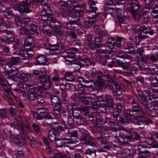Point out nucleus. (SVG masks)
<instances>
[{
	"mask_svg": "<svg viewBox=\"0 0 158 158\" xmlns=\"http://www.w3.org/2000/svg\"><path fill=\"white\" fill-rule=\"evenodd\" d=\"M131 104L132 106L131 114L133 116V122L135 124L139 125L142 124L143 126L140 127V128H143L145 124L149 125V124L152 123L153 121L149 119L144 121L143 120V119H145L146 113L136 101L133 100Z\"/></svg>",
	"mask_w": 158,
	"mask_h": 158,
	"instance_id": "nucleus-1",
	"label": "nucleus"
},
{
	"mask_svg": "<svg viewBox=\"0 0 158 158\" xmlns=\"http://www.w3.org/2000/svg\"><path fill=\"white\" fill-rule=\"evenodd\" d=\"M151 87L149 88V94L145 96H142V95L139 94L138 97V99L141 103L145 108V110L148 113L150 111L148 105L149 103H152L155 101H156V99H158V82L156 83H151ZM149 114L152 116L153 115Z\"/></svg>",
	"mask_w": 158,
	"mask_h": 158,
	"instance_id": "nucleus-2",
	"label": "nucleus"
},
{
	"mask_svg": "<svg viewBox=\"0 0 158 158\" xmlns=\"http://www.w3.org/2000/svg\"><path fill=\"white\" fill-rule=\"evenodd\" d=\"M48 110L47 107H44L38 109L37 113L34 114V116L38 120H42L43 118L52 119L53 118L48 114Z\"/></svg>",
	"mask_w": 158,
	"mask_h": 158,
	"instance_id": "nucleus-3",
	"label": "nucleus"
},
{
	"mask_svg": "<svg viewBox=\"0 0 158 158\" xmlns=\"http://www.w3.org/2000/svg\"><path fill=\"white\" fill-rule=\"evenodd\" d=\"M115 6L113 7V8L109 9L108 10L106 11L107 14H110L114 17L115 19H117V21L120 27H124L125 26V21L124 19L121 18L118 11V9L115 8Z\"/></svg>",
	"mask_w": 158,
	"mask_h": 158,
	"instance_id": "nucleus-4",
	"label": "nucleus"
},
{
	"mask_svg": "<svg viewBox=\"0 0 158 158\" xmlns=\"http://www.w3.org/2000/svg\"><path fill=\"white\" fill-rule=\"evenodd\" d=\"M50 26L53 28L55 32L61 36L67 35V33L66 31L62 29V26L60 23L56 21L54 19H52L49 23Z\"/></svg>",
	"mask_w": 158,
	"mask_h": 158,
	"instance_id": "nucleus-5",
	"label": "nucleus"
},
{
	"mask_svg": "<svg viewBox=\"0 0 158 158\" xmlns=\"http://www.w3.org/2000/svg\"><path fill=\"white\" fill-rule=\"evenodd\" d=\"M67 112L70 116H73L78 120L76 123L78 124L83 125L84 123L85 119L80 115H76V113L74 114L73 108L71 105H69L67 106Z\"/></svg>",
	"mask_w": 158,
	"mask_h": 158,
	"instance_id": "nucleus-6",
	"label": "nucleus"
},
{
	"mask_svg": "<svg viewBox=\"0 0 158 158\" xmlns=\"http://www.w3.org/2000/svg\"><path fill=\"white\" fill-rule=\"evenodd\" d=\"M82 143H85L94 147H96V144L93 141V139L92 136L86 131L82 135L80 139V140Z\"/></svg>",
	"mask_w": 158,
	"mask_h": 158,
	"instance_id": "nucleus-7",
	"label": "nucleus"
},
{
	"mask_svg": "<svg viewBox=\"0 0 158 158\" xmlns=\"http://www.w3.org/2000/svg\"><path fill=\"white\" fill-rule=\"evenodd\" d=\"M81 6L79 4L74 6L73 11H71L69 14V16L73 18H76L78 20L80 18H82L83 16L81 13Z\"/></svg>",
	"mask_w": 158,
	"mask_h": 158,
	"instance_id": "nucleus-8",
	"label": "nucleus"
},
{
	"mask_svg": "<svg viewBox=\"0 0 158 158\" xmlns=\"http://www.w3.org/2000/svg\"><path fill=\"white\" fill-rule=\"evenodd\" d=\"M7 35L1 36L0 40L3 43L7 44H10L14 40L13 32L10 31L6 30L4 31Z\"/></svg>",
	"mask_w": 158,
	"mask_h": 158,
	"instance_id": "nucleus-9",
	"label": "nucleus"
},
{
	"mask_svg": "<svg viewBox=\"0 0 158 158\" xmlns=\"http://www.w3.org/2000/svg\"><path fill=\"white\" fill-rule=\"evenodd\" d=\"M32 52H30L29 50H26L25 48L20 49L17 54L23 60H28L29 58L32 56Z\"/></svg>",
	"mask_w": 158,
	"mask_h": 158,
	"instance_id": "nucleus-10",
	"label": "nucleus"
},
{
	"mask_svg": "<svg viewBox=\"0 0 158 158\" xmlns=\"http://www.w3.org/2000/svg\"><path fill=\"white\" fill-rule=\"evenodd\" d=\"M125 138L130 142H134L136 141H138L139 143L141 142L140 137L135 131H131L130 135L126 136Z\"/></svg>",
	"mask_w": 158,
	"mask_h": 158,
	"instance_id": "nucleus-11",
	"label": "nucleus"
},
{
	"mask_svg": "<svg viewBox=\"0 0 158 158\" xmlns=\"http://www.w3.org/2000/svg\"><path fill=\"white\" fill-rule=\"evenodd\" d=\"M34 47L33 39L32 37L27 38L24 41L23 47L26 50H29L30 52H32V48Z\"/></svg>",
	"mask_w": 158,
	"mask_h": 158,
	"instance_id": "nucleus-12",
	"label": "nucleus"
},
{
	"mask_svg": "<svg viewBox=\"0 0 158 158\" xmlns=\"http://www.w3.org/2000/svg\"><path fill=\"white\" fill-rule=\"evenodd\" d=\"M139 7V2L137 0H131V4L128 5L127 9L131 13L137 12Z\"/></svg>",
	"mask_w": 158,
	"mask_h": 158,
	"instance_id": "nucleus-13",
	"label": "nucleus"
},
{
	"mask_svg": "<svg viewBox=\"0 0 158 158\" xmlns=\"http://www.w3.org/2000/svg\"><path fill=\"white\" fill-rule=\"evenodd\" d=\"M109 88L113 93L120 95L122 94L120 86L119 85L114 82H111V84H108Z\"/></svg>",
	"mask_w": 158,
	"mask_h": 158,
	"instance_id": "nucleus-14",
	"label": "nucleus"
},
{
	"mask_svg": "<svg viewBox=\"0 0 158 158\" xmlns=\"http://www.w3.org/2000/svg\"><path fill=\"white\" fill-rule=\"evenodd\" d=\"M79 97L81 102L84 104L88 105H92V100L91 97L86 96L83 94H80Z\"/></svg>",
	"mask_w": 158,
	"mask_h": 158,
	"instance_id": "nucleus-15",
	"label": "nucleus"
},
{
	"mask_svg": "<svg viewBox=\"0 0 158 158\" xmlns=\"http://www.w3.org/2000/svg\"><path fill=\"white\" fill-rule=\"evenodd\" d=\"M123 48L126 50L127 53L131 55V56L133 57L135 56V53L134 52V49L133 46L131 43H125L123 46Z\"/></svg>",
	"mask_w": 158,
	"mask_h": 158,
	"instance_id": "nucleus-16",
	"label": "nucleus"
},
{
	"mask_svg": "<svg viewBox=\"0 0 158 158\" xmlns=\"http://www.w3.org/2000/svg\"><path fill=\"white\" fill-rule=\"evenodd\" d=\"M52 106L53 107V115L57 119L60 118V111L62 107L61 106L60 102V103H57L53 105Z\"/></svg>",
	"mask_w": 158,
	"mask_h": 158,
	"instance_id": "nucleus-17",
	"label": "nucleus"
},
{
	"mask_svg": "<svg viewBox=\"0 0 158 158\" xmlns=\"http://www.w3.org/2000/svg\"><path fill=\"white\" fill-rule=\"evenodd\" d=\"M135 34L136 35L135 36L136 47H137V45H139V42L147 39L148 37L147 36L145 35V32L137 33Z\"/></svg>",
	"mask_w": 158,
	"mask_h": 158,
	"instance_id": "nucleus-18",
	"label": "nucleus"
},
{
	"mask_svg": "<svg viewBox=\"0 0 158 158\" xmlns=\"http://www.w3.org/2000/svg\"><path fill=\"white\" fill-rule=\"evenodd\" d=\"M21 59L18 57L11 56L8 60L6 65L10 68L13 65H15L20 62Z\"/></svg>",
	"mask_w": 158,
	"mask_h": 158,
	"instance_id": "nucleus-19",
	"label": "nucleus"
},
{
	"mask_svg": "<svg viewBox=\"0 0 158 158\" xmlns=\"http://www.w3.org/2000/svg\"><path fill=\"white\" fill-rule=\"evenodd\" d=\"M88 3L89 6V9H90L91 10H86V13L88 15H89L92 13L94 14L97 10V8L96 7L92 6L95 5V2L94 0H89L88 2Z\"/></svg>",
	"mask_w": 158,
	"mask_h": 158,
	"instance_id": "nucleus-20",
	"label": "nucleus"
},
{
	"mask_svg": "<svg viewBox=\"0 0 158 158\" xmlns=\"http://www.w3.org/2000/svg\"><path fill=\"white\" fill-rule=\"evenodd\" d=\"M119 114V113L117 112L113 111L112 117L113 120L116 121V123L118 124H125L126 122L123 118L119 117L118 119Z\"/></svg>",
	"mask_w": 158,
	"mask_h": 158,
	"instance_id": "nucleus-21",
	"label": "nucleus"
},
{
	"mask_svg": "<svg viewBox=\"0 0 158 158\" xmlns=\"http://www.w3.org/2000/svg\"><path fill=\"white\" fill-rule=\"evenodd\" d=\"M37 94V90L34 88L30 89L27 93L28 100L31 101L35 100Z\"/></svg>",
	"mask_w": 158,
	"mask_h": 158,
	"instance_id": "nucleus-22",
	"label": "nucleus"
},
{
	"mask_svg": "<svg viewBox=\"0 0 158 158\" xmlns=\"http://www.w3.org/2000/svg\"><path fill=\"white\" fill-rule=\"evenodd\" d=\"M36 63L40 65H45L46 62V58L44 55H40L35 58Z\"/></svg>",
	"mask_w": 158,
	"mask_h": 158,
	"instance_id": "nucleus-23",
	"label": "nucleus"
},
{
	"mask_svg": "<svg viewBox=\"0 0 158 158\" xmlns=\"http://www.w3.org/2000/svg\"><path fill=\"white\" fill-rule=\"evenodd\" d=\"M13 5L14 6L12 5V6L14 8L15 10H18L20 14H24L25 13H27L31 12L30 10L28 8L25 7L21 4L18 5V9L15 8V5L14 4Z\"/></svg>",
	"mask_w": 158,
	"mask_h": 158,
	"instance_id": "nucleus-24",
	"label": "nucleus"
},
{
	"mask_svg": "<svg viewBox=\"0 0 158 158\" xmlns=\"http://www.w3.org/2000/svg\"><path fill=\"white\" fill-rule=\"evenodd\" d=\"M104 97V102H106L108 106L110 107H112L114 106L113 100L110 95L106 94L103 96Z\"/></svg>",
	"mask_w": 158,
	"mask_h": 158,
	"instance_id": "nucleus-25",
	"label": "nucleus"
},
{
	"mask_svg": "<svg viewBox=\"0 0 158 158\" xmlns=\"http://www.w3.org/2000/svg\"><path fill=\"white\" fill-rule=\"evenodd\" d=\"M149 12L148 10H145V8H143L142 9V15L143 23L146 24L148 22L149 17L148 13Z\"/></svg>",
	"mask_w": 158,
	"mask_h": 158,
	"instance_id": "nucleus-26",
	"label": "nucleus"
},
{
	"mask_svg": "<svg viewBox=\"0 0 158 158\" xmlns=\"http://www.w3.org/2000/svg\"><path fill=\"white\" fill-rule=\"evenodd\" d=\"M10 69H6V67L5 68V70L6 73L7 74H10L11 75H15L19 73L18 69L14 67L11 66L10 68Z\"/></svg>",
	"mask_w": 158,
	"mask_h": 158,
	"instance_id": "nucleus-27",
	"label": "nucleus"
},
{
	"mask_svg": "<svg viewBox=\"0 0 158 158\" xmlns=\"http://www.w3.org/2000/svg\"><path fill=\"white\" fill-rule=\"evenodd\" d=\"M142 66L139 65V63L137 62L133 63L130 65V69L134 71L138 70L142 71L143 70Z\"/></svg>",
	"mask_w": 158,
	"mask_h": 158,
	"instance_id": "nucleus-28",
	"label": "nucleus"
},
{
	"mask_svg": "<svg viewBox=\"0 0 158 158\" xmlns=\"http://www.w3.org/2000/svg\"><path fill=\"white\" fill-rule=\"evenodd\" d=\"M127 53H125V52L123 51H120L118 53V56L119 57L121 58L126 59L128 60H130L131 59L134 58L135 60L138 59L137 57L135 58V57L132 56H131L128 54Z\"/></svg>",
	"mask_w": 158,
	"mask_h": 158,
	"instance_id": "nucleus-29",
	"label": "nucleus"
},
{
	"mask_svg": "<svg viewBox=\"0 0 158 158\" xmlns=\"http://www.w3.org/2000/svg\"><path fill=\"white\" fill-rule=\"evenodd\" d=\"M132 111V109L131 112ZM131 109H125L123 112L124 115L126 119H127V121L126 122H128L131 121V116L133 118V116L132 115V113L131 114Z\"/></svg>",
	"mask_w": 158,
	"mask_h": 158,
	"instance_id": "nucleus-30",
	"label": "nucleus"
},
{
	"mask_svg": "<svg viewBox=\"0 0 158 158\" xmlns=\"http://www.w3.org/2000/svg\"><path fill=\"white\" fill-rule=\"evenodd\" d=\"M49 76L46 74H42L38 77V80L42 84L49 80Z\"/></svg>",
	"mask_w": 158,
	"mask_h": 158,
	"instance_id": "nucleus-31",
	"label": "nucleus"
},
{
	"mask_svg": "<svg viewBox=\"0 0 158 158\" xmlns=\"http://www.w3.org/2000/svg\"><path fill=\"white\" fill-rule=\"evenodd\" d=\"M36 2H38L41 4L43 9H50V7L48 4L47 0H35Z\"/></svg>",
	"mask_w": 158,
	"mask_h": 158,
	"instance_id": "nucleus-32",
	"label": "nucleus"
},
{
	"mask_svg": "<svg viewBox=\"0 0 158 158\" xmlns=\"http://www.w3.org/2000/svg\"><path fill=\"white\" fill-rule=\"evenodd\" d=\"M97 73V72L96 69L94 68L92 69V71L88 76L86 74V77L90 81H92L93 80H96Z\"/></svg>",
	"mask_w": 158,
	"mask_h": 158,
	"instance_id": "nucleus-33",
	"label": "nucleus"
},
{
	"mask_svg": "<svg viewBox=\"0 0 158 158\" xmlns=\"http://www.w3.org/2000/svg\"><path fill=\"white\" fill-rule=\"evenodd\" d=\"M77 110L80 112L84 113V116L88 115V112L89 111L88 108L87 106H81L77 108Z\"/></svg>",
	"mask_w": 158,
	"mask_h": 158,
	"instance_id": "nucleus-34",
	"label": "nucleus"
},
{
	"mask_svg": "<svg viewBox=\"0 0 158 158\" xmlns=\"http://www.w3.org/2000/svg\"><path fill=\"white\" fill-rule=\"evenodd\" d=\"M0 12L2 13L5 17L7 19H10L13 16V14L12 11L2 10Z\"/></svg>",
	"mask_w": 158,
	"mask_h": 158,
	"instance_id": "nucleus-35",
	"label": "nucleus"
},
{
	"mask_svg": "<svg viewBox=\"0 0 158 158\" xmlns=\"http://www.w3.org/2000/svg\"><path fill=\"white\" fill-rule=\"evenodd\" d=\"M104 124V119L101 117L97 118L96 121L94 122V126L101 128H102V125Z\"/></svg>",
	"mask_w": 158,
	"mask_h": 158,
	"instance_id": "nucleus-36",
	"label": "nucleus"
},
{
	"mask_svg": "<svg viewBox=\"0 0 158 158\" xmlns=\"http://www.w3.org/2000/svg\"><path fill=\"white\" fill-rule=\"evenodd\" d=\"M66 53H67V55L65 57V59L66 62H70L71 60H69L67 58H69L70 59H74L76 57V55L75 53L72 52L66 51Z\"/></svg>",
	"mask_w": 158,
	"mask_h": 158,
	"instance_id": "nucleus-37",
	"label": "nucleus"
},
{
	"mask_svg": "<svg viewBox=\"0 0 158 158\" xmlns=\"http://www.w3.org/2000/svg\"><path fill=\"white\" fill-rule=\"evenodd\" d=\"M44 45L46 47H49L50 50L53 51L57 50L59 47L57 44H51L48 42L45 43Z\"/></svg>",
	"mask_w": 158,
	"mask_h": 158,
	"instance_id": "nucleus-38",
	"label": "nucleus"
},
{
	"mask_svg": "<svg viewBox=\"0 0 158 158\" xmlns=\"http://www.w3.org/2000/svg\"><path fill=\"white\" fill-rule=\"evenodd\" d=\"M144 2L146 6L143 8H145V10H149L152 8L153 2L152 0H144Z\"/></svg>",
	"mask_w": 158,
	"mask_h": 158,
	"instance_id": "nucleus-39",
	"label": "nucleus"
},
{
	"mask_svg": "<svg viewBox=\"0 0 158 158\" xmlns=\"http://www.w3.org/2000/svg\"><path fill=\"white\" fill-rule=\"evenodd\" d=\"M65 79L68 81H73L74 77L73 73L71 72H67L64 76Z\"/></svg>",
	"mask_w": 158,
	"mask_h": 158,
	"instance_id": "nucleus-40",
	"label": "nucleus"
},
{
	"mask_svg": "<svg viewBox=\"0 0 158 158\" xmlns=\"http://www.w3.org/2000/svg\"><path fill=\"white\" fill-rule=\"evenodd\" d=\"M150 155V152L148 150H146L143 152L140 151L138 153L139 158H146Z\"/></svg>",
	"mask_w": 158,
	"mask_h": 158,
	"instance_id": "nucleus-41",
	"label": "nucleus"
},
{
	"mask_svg": "<svg viewBox=\"0 0 158 158\" xmlns=\"http://www.w3.org/2000/svg\"><path fill=\"white\" fill-rule=\"evenodd\" d=\"M51 102L52 105H53L60 102L59 98L56 96H52L50 97Z\"/></svg>",
	"mask_w": 158,
	"mask_h": 158,
	"instance_id": "nucleus-42",
	"label": "nucleus"
},
{
	"mask_svg": "<svg viewBox=\"0 0 158 158\" xmlns=\"http://www.w3.org/2000/svg\"><path fill=\"white\" fill-rule=\"evenodd\" d=\"M142 9H139V14L136 12L132 13L135 20L136 22L139 21L140 19V15H142Z\"/></svg>",
	"mask_w": 158,
	"mask_h": 158,
	"instance_id": "nucleus-43",
	"label": "nucleus"
},
{
	"mask_svg": "<svg viewBox=\"0 0 158 158\" xmlns=\"http://www.w3.org/2000/svg\"><path fill=\"white\" fill-rule=\"evenodd\" d=\"M152 11L151 12V15L153 18L154 17H157L158 16V6L155 5V6H152V8L151 9Z\"/></svg>",
	"mask_w": 158,
	"mask_h": 158,
	"instance_id": "nucleus-44",
	"label": "nucleus"
},
{
	"mask_svg": "<svg viewBox=\"0 0 158 158\" xmlns=\"http://www.w3.org/2000/svg\"><path fill=\"white\" fill-rule=\"evenodd\" d=\"M70 137L71 138L74 137L73 139L76 141V142H77L80 140V139L77 137L78 132L77 131L73 130L70 133Z\"/></svg>",
	"mask_w": 158,
	"mask_h": 158,
	"instance_id": "nucleus-45",
	"label": "nucleus"
},
{
	"mask_svg": "<svg viewBox=\"0 0 158 158\" xmlns=\"http://www.w3.org/2000/svg\"><path fill=\"white\" fill-rule=\"evenodd\" d=\"M122 41V38L121 37H118L116 39L114 40V48L116 49L117 48H120L121 47V42Z\"/></svg>",
	"mask_w": 158,
	"mask_h": 158,
	"instance_id": "nucleus-46",
	"label": "nucleus"
},
{
	"mask_svg": "<svg viewBox=\"0 0 158 158\" xmlns=\"http://www.w3.org/2000/svg\"><path fill=\"white\" fill-rule=\"evenodd\" d=\"M27 29H28L29 31L35 32L37 30V26L33 23H29Z\"/></svg>",
	"mask_w": 158,
	"mask_h": 158,
	"instance_id": "nucleus-47",
	"label": "nucleus"
},
{
	"mask_svg": "<svg viewBox=\"0 0 158 158\" xmlns=\"http://www.w3.org/2000/svg\"><path fill=\"white\" fill-rule=\"evenodd\" d=\"M52 85V83L50 79L42 84L45 90H47L50 88H52L53 87Z\"/></svg>",
	"mask_w": 158,
	"mask_h": 158,
	"instance_id": "nucleus-48",
	"label": "nucleus"
},
{
	"mask_svg": "<svg viewBox=\"0 0 158 158\" xmlns=\"http://www.w3.org/2000/svg\"><path fill=\"white\" fill-rule=\"evenodd\" d=\"M62 138L56 139L55 140V144L57 148H61L64 144H65V142L61 140Z\"/></svg>",
	"mask_w": 158,
	"mask_h": 158,
	"instance_id": "nucleus-49",
	"label": "nucleus"
},
{
	"mask_svg": "<svg viewBox=\"0 0 158 158\" xmlns=\"http://www.w3.org/2000/svg\"><path fill=\"white\" fill-rule=\"evenodd\" d=\"M118 11L121 18L123 19H124V18L127 19V13L124 10H122L121 9L118 8Z\"/></svg>",
	"mask_w": 158,
	"mask_h": 158,
	"instance_id": "nucleus-50",
	"label": "nucleus"
},
{
	"mask_svg": "<svg viewBox=\"0 0 158 158\" xmlns=\"http://www.w3.org/2000/svg\"><path fill=\"white\" fill-rule=\"evenodd\" d=\"M130 65L128 62L123 61H120V67H122L123 69L125 70H129Z\"/></svg>",
	"mask_w": 158,
	"mask_h": 158,
	"instance_id": "nucleus-51",
	"label": "nucleus"
},
{
	"mask_svg": "<svg viewBox=\"0 0 158 158\" xmlns=\"http://www.w3.org/2000/svg\"><path fill=\"white\" fill-rule=\"evenodd\" d=\"M47 24L46 23H44L42 26V30L44 31L46 33H50L49 31L50 28L49 23L47 22Z\"/></svg>",
	"mask_w": 158,
	"mask_h": 158,
	"instance_id": "nucleus-52",
	"label": "nucleus"
},
{
	"mask_svg": "<svg viewBox=\"0 0 158 158\" xmlns=\"http://www.w3.org/2000/svg\"><path fill=\"white\" fill-rule=\"evenodd\" d=\"M114 39L112 38H109L108 39L107 42L109 45L108 47L111 49L114 48Z\"/></svg>",
	"mask_w": 158,
	"mask_h": 158,
	"instance_id": "nucleus-53",
	"label": "nucleus"
},
{
	"mask_svg": "<svg viewBox=\"0 0 158 158\" xmlns=\"http://www.w3.org/2000/svg\"><path fill=\"white\" fill-rule=\"evenodd\" d=\"M116 137L117 138L118 141V142L120 144H126L127 143V142H126L124 140V139L123 138V136L119 134L116 135Z\"/></svg>",
	"mask_w": 158,
	"mask_h": 158,
	"instance_id": "nucleus-54",
	"label": "nucleus"
},
{
	"mask_svg": "<svg viewBox=\"0 0 158 158\" xmlns=\"http://www.w3.org/2000/svg\"><path fill=\"white\" fill-rule=\"evenodd\" d=\"M48 137L49 139L51 141H53L55 140L56 135L52 131H50L48 133Z\"/></svg>",
	"mask_w": 158,
	"mask_h": 158,
	"instance_id": "nucleus-55",
	"label": "nucleus"
},
{
	"mask_svg": "<svg viewBox=\"0 0 158 158\" xmlns=\"http://www.w3.org/2000/svg\"><path fill=\"white\" fill-rule=\"evenodd\" d=\"M147 27L143 25L140 26H138L136 28V29L135 31V33H140L143 32V31L145 30H147Z\"/></svg>",
	"mask_w": 158,
	"mask_h": 158,
	"instance_id": "nucleus-56",
	"label": "nucleus"
},
{
	"mask_svg": "<svg viewBox=\"0 0 158 158\" xmlns=\"http://www.w3.org/2000/svg\"><path fill=\"white\" fill-rule=\"evenodd\" d=\"M99 133L100 134V136L98 137L97 138V139L98 140V141L100 142L101 144H106L107 143V142L106 139L102 136V135L101 133Z\"/></svg>",
	"mask_w": 158,
	"mask_h": 158,
	"instance_id": "nucleus-57",
	"label": "nucleus"
},
{
	"mask_svg": "<svg viewBox=\"0 0 158 158\" xmlns=\"http://www.w3.org/2000/svg\"><path fill=\"white\" fill-rule=\"evenodd\" d=\"M122 104L118 103L115 107L113 108V111H115L120 114L122 111Z\"/></svg>",
	"mask_w": 158,
	"mask_h": 158,
	"instance_id": "nucleus-58",
	"label": "nucleus"
},
{
	"mask_svg": "<svg viewBox=\"0 0 158 158\" xmlns=\"http://www.w3.org/2000/svg\"><path fill=\"white\" fill-rule=\"evenodd\" d=\"M122 154L124 157H126L129 156L131 154V151L128 149H124L122 151Z\"/></svg>",
	"mask_w": 158,
	"mask_h": 158,
	"instance_id": "nucleus-59",
	"label": "nucleus"
},
{
	"mask_svg": "<svg viewBox=\"0 0 158 158\" xmlns=\"http://www.w3.org/2000/svg\"><path fill=\"white\" fill-rule=\"evenodd\" d=\"M7 113L5 109H0V118L1 119L6 118Z\"/></svg>",
	"mask_w": 158,
	"mask_h": 158,
	"instance_id": "nucleus-60",
	"label": "nucleus"
},
{
	"mask_svg": "<svg viewBox=\"0 0 158 158\" xmlns=\"http://www.w3.org/2000/svg\"><path fill=\"white\" fill-rule=\"evenodd\" d=\"M52 10L49 9H46V10L43 9L42 10V12L41 13V16L42 18L43 16H44L47 14H49V15H52Z\"/></svg>",
	"mask_w": 158,
	"mask_h": 158,
	"instance_id": "nucleus-61",
	"label": "nucleus"
},
{
	"mask_svg": "<svg viewBox=\"0 0 158 158\" xmlns=\"http://www.w3.org/2000/svg\"><path fill=\"white\" fill-rule=\"evenodd\" d=\"M104 124H106L107 125H110L112 126L115 125V123L114 121H111L110 118H106L105 120H104Z\"/></svg>",
	"mask_w": 158,
	"mask_h": 158,
	"instance_id": "nucleus-62",
	"label": "nucleus"
},
{
	"mask_svg": "<svg viewBox=\"0 0 158 158\" xmlns=\"http://www.w3.org/2000/svg\"><path fill=\"white\" fill-rule=\"evenodd\" d=\"M15 22L17 25L20 26L22 24V21L20 19V17L19 16L15 15L14 16Z\"/></svg>",
	"mask_w": 158,
	"mask_h": 158,
	"instance_id": "nucleus-63",
	"label": "nucleus"
},
{
	"mask_svg": "<svg viewBox=\"0 0 158 158\" xmlns=\"http://www.w3.org/2000/svg\"><path fill=\"white\" fill-rule=\"evenodd\" d=\"M52 158H69V157L65 156L63 153L58 152L55 153Z\"/></svg>",
	"mask_w": 158,
	"mask_h": 158,
	"instance_id": "nucleus-64",
	"label": "nucleus"
}]
</instances>
